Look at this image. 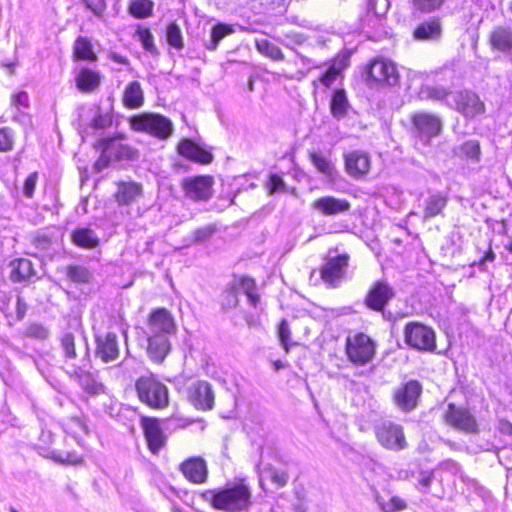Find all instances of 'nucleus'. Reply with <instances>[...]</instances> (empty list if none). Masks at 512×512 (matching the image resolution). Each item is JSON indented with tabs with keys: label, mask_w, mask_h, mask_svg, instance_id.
Listing matches in <instances>:
<instances>
[{
	"label": "nucleus",
	"mask_w": 512,
	"mask_h": 512,
	"mask_svg": "<svg viewBox=\"0 0 512 512\" xmlns=\"http://www.w3.org/2000/svg\"><path fill=\"white\" fill-rule=\"evenodd\" d=\"M176 332V324L172 314L164 309L154 310L147 324V354L155 363H162L170 352L169 337Z\"/></svg>",
	"instance_id": "f257e3e1"
},
{
	"label": "nucleus",
	"mask_w": 512,
	"mask_h": 512,
	"mask_svg": "<svg viewBox=\"0 0 512 512\" xmlns=\"http://www.w3.org/2000/svg\"><path fill=\"white\" fill-rule=\"evenodd\" d=\"M203 497L213 508L225 512L247 511L252 505L251 489L243 481L222 489L208 490Z\"/></svg>",
	"instance_id": "f03ea898"
},
{
	"label": "nucleus",
	"mask_w": 512,
	"mask_h": 512,
	"mask_svg": "<svg viewBox=\"0 0 512 512\" xmlns=\"http://www.w3.org/2000/svg\"><path fill=\"white\" fill-rule=\"evenodd\" d=\"M135 387L140 401L149 407L162 409L168 405V389L153 375L140 377Z\"/></svg>",
	"instance_id": "7ed1b4c3"
},
{
	"label": "nucleus",
	"mask_w": 512,
	"mask_h": 512,
	"mask_svg": "<svg viewBox=\"0 0 512 512\" xmlns=\"http://www.w3.org/2000/svg\"><path fill=\"white\" fill-rule=\"evenodd\" d=\"M130 124L133 130L148 133L161 140L169 138L173 132L172 122L160 114L144 113L134 116Z\"/></svg>",
	"instance_id": "20e7f679"
},
{
	"label": "nucleus",
	"mask_w": 512,
	"mask_h": 512,
	"mask_svg": "<svg viewBox=\"0 0 512 512\" xmlns=\"http://www.w3.org/2000/svg\"><path fill=\"white\" fill-rule=\"evenodd\" d=\"M375 348V342L364 333H357L346 339L347 358L355 365L362 366L369 363L374 358Z\"/></svg>",
	"instance_id": "39448f33"
},
{
	"label": "nucleus",
	"mask_w": 512,
	"mask_h": 512,
	"mask_svg": "<svg viewBox=\"0 0 512 512\" xmlns=\"http://www.w3.org/2000/svg\"><path fill=\"white\" fill-rule=\"evenodd\" d=\"M378 442L386 449L401 451L407 448L408 443L403 427L392 421H383L374 427Z\"/></svg>",
	"instance_id": "423d86ee"
},
{
	"label": "nucleus",
	"mask_w": 512,
	"mask_h": 512,
	"mask_svg": "<svg viewBox=\"0 0 512 512\" xmlns=\"http://www.w3.org/2000/svg\"><path fill=\"white\" fill-rule=\"evenodd\" d=\"M404 336L406 343L415 349L433 351L436 347L434 331L421 323H408Z\"/></svg>",
	"instance_id": "0eeeda50"
},
{
	"label": "nucleus",
	"mask_w": 512,
	"mask_h": 512,
	"mask_svg": "<svg viewBox=\"0 0 512 512\" xmlns=\"http://www.w3.org/2000/svg\"><path fill=\"white\" fill-rule=\"evenodd\" d=\"M445 420L452 427L465 433L472 434L478 432V424L475 417L467 409L457 407L454 404L448 405Z\"/></svg>",
	"instance_id": "6e6552de"
},
{
	"label": "nucleus",
	"mask_w": 512,
	"mask_h": 512,
	"mask_svg": "<svg viewBox=\"0 0 512 512\" xmlns=\"http://www.w3.org/2000/svg\"><path fill=\"white\" fill-rule=\"evenodd\" d=\"M213 179L210 176H197L183 181V189L188 198L205 201L212 196Z\"/></svg>",
	"instance_id": "1a4fd4ad"
},
{
	"label": "nucleus",
	"mask_w": 512,
	"mask_h": 512,
	"mask_svg": "<svg viewBox=\"0 0 512 512\" xmlns=\"http://www.w3.org/2000/svg\"><path fill=\"white\" fill-rule=\"evenodd\" d=\"M103 157L117 160H134L137 158V151L132 147L123 144L120 138H104L98 142Z\"/></svg>",
	"instance_id": "9d476101"
},
{
	"label": "nucleus",
	"mask_w": 512,
	"mask_h": 512,
	"mask_svg": "<svg viewBox=\"0 0 512 512\" xmlns=\"http://www.w3.org/2000/svg\"><path fill=\"white\" fill-rule=\"evenodd\" d=\"M188 399L199 410H210L214 405V393L206 381H196L188 388Z\"/></svg>",
	"instance_id": "9b49d317"
},
{
	"label": "nucleus",
	"mask_w": 512,
	"mask_h": 512,
	"mask_svg": "<svg viewBox=\"0 0 512 512\" xmlns=\"http://www.w3.org/2000/svg\"><path fill=\"white\" fill-rule=\"evenodd\" d=\"M452 98L456 110L466 117L472 118L484 112L483 102L473 92H456Z\"/></svg>",
	"instance_id": "f8f14e48"
},
{
	"label": "nucleus",
	"mask_w": 512,
	"mask_h": 512,
	"mask_svg": "<svg viewBox=\"0 0 512 512\" xmlns=\"http://www.w3.org/2000/svg\"><path fill=\"white\" fill-rule=\"evenodd\" d=\"M369 76L376 82L395 85L398 81V73L393 62L387 59H375L369 66Z\"/></svg>",
	"instance_id": "ddd939ff"
},
{
	"label": "nucleus",
	"mask_w": 512,
	"mask_h": 512,
	"mask_svg": "<svg viewBox=\"0 0 512 512\" xmlns=\"http://www.w3.org/2000/svg\"><path fill=\"white\" fill-rule=\"evenodd\" d=\"M141 426L150 451L154 454L158 453L166 443V436L160 427L159 421L155 418L143 417Z\"/></svg>",
	"instance_id": "4468645a"
},
{
	"label": "nucleus",
	"mask_w": 512,
	"mask_h": 512,
	"mask_svg": "<svg viewBox=\"0 0 512 512\" xmlns=\"http://www.w3.org/2000/svg\"><path fill=\"white\" fill-rule=\"evenodd\" d=\"M394 297V291L387 283L376 282L365 298V304L372 310L382 311L386 304Z\"/></svg>",
	"instance_id": "2eb2a0df"
},
{
	"label": "nucleus",
	"mask_w": 512,
	"mask_h": 512,
	"mask_svg": "<svg viewBox=\"0 0 512 512\" xmlns=\"http://www.w3.org/2000/svg\"><path fill=\"white\" fill-rule=\"evenodd\" d=\"M311 207L324 216H334L349 211L351 205L346 199L323 196L314 200Z\"/></svg>",
	"instance_id": "dca6fc26"
},
{
	"label": "nucleus",
	"mask_w": 512,
	"mask_h": 512,
	"mask_svg": "<svg viewBox=\"0 0 512 512\" xmlns=\"http://www.w3.org/2000/svg\"><path fill=\"white\" fill-rule=\"evenodd\" d=\"M421 385L417 381H409L395 392L394 399L402 410H412L417 405L421 394Z\"/></svg>",
	"instance_id": "f3484780"
},
{
	"label": "nucleus",
	"mask_w": 512,
	"mask_h": 512,
	"mask_svg": "<svg viewBox=\"0 0 512 512\" xmlns=\"http://www.w3.org/2000/svg\"><path fill=\"white\" fill-rule=\"evenodd\" d=\"M180 470L189 481L201 484L207 480L208 469L205 460L201 457H191L180 465Z\"/></svg>",
	"instance_id": "a211bd4d"
},
{
	"label": "nucleus",
	"mask_w": 512,
	"mask_h": 512,
	"mask_svg": "<svg viewBox=\"0 0 512 512\" xmlns=\"http://www.w3.org/2000/svg\"><path fill=\"white\" fill-rule=\"evenodd\" d=\"M346 172L353 178L365 176L370 169L368 154L360 151H352L345 155Z\"/></svg>",
	"instance_id": "6ab92c4d"
},
{
	"label": "nucleus",
	"mask_w": 512,
	"mask_h": 512,
	"mask_svg": "<svg viewBox=\"0 0 512 512\" xmlns=\"http://www.w3.org/2000/svg\"><path fill=\"white\" fill-rule=\"evenodd\" d=\"M348 265V256L340 255L331 258L322 268L321 277L324 282L334 286L344 274V269Z\"/></svg>",
	"instance_id": "aec40b11"
},
{
	"label": "nucleus",
	"mask_w": 512,
	"mask_h": 512,
	"mask_svg": "<svg viewBox=\"0 0 512 512\" xmlns=\"http://www.w3.org/2000/svg\"><path fill=\"white\" fill-rule=\"evenodd\" d=\"M96 355L105 363L115 360L119 355L117 336L107 333L97 339Z\"/></svg>",
	"instance_id": "412c9836"
},
{
	"label": "nucleus",
	"mask_w": 512,
	"mask_h": 512,
	"mask_svg": "<svg viewBox=\"0 0 512 512\" xmlns=\"http://www.w3.org/2000/svg\"><path fill=\"white\" fill-rule=\"evenodd\" d=\"M71 378L75 379L79 385L89 394L98 395L104 393L105 387L91 373L75 368L70 372Z\"/></svg>",
	"instance_id": "4be33fe9"
},
{
	"label": "nucleus",
	"mask_w": 512,
	"mask_h": 512,
	"mask_svg": "<svg viewBox=\"0 0 512 512\" xmlns=\"http://www.w3.org/2000/svg\"><path fill=\"white\" fill-rule=\"evenodd\" d=\"M178 152L181 156L202 164H208L212 161V154L193 143L191 140L184 139L178 145Z\"/></svg>",
	"instance_id": "5701e85b"
},
{
	"label": "nucleus",
	"mask_w": 512,
	"mask_h": 512,
	"mask_svg": "<svg viewBox=\"0 0 512 512\" xmlns=\"http://www.w3.org/2000/svg\"><path fill=\"white\" fill-rule=\"evenodd\" d=\"M412 121L417 130L428 137L438 135L441 130L440 120L431 114H415Z\"/></svg>",
	"instance_id": "b1692460"
},
{
	"label": "nucleus",
	"mask_w": 512,
	"mask_h": 512,
	"mask_svg": "<svg viewBox=\"0 0 512 512\" xmlns=\"http://www.w3.org/2000/svg\"><path fill=\"white\" fill-rule=\"evenodd\" d=\"M453 154L467 162L477 164L481 160V146L477 140H467L453 148Z\"/></svg>",
	"instance_id": "393cba45"
},
{
	"label": "nucleus",
	"mask_w": 512,
	"mask_h": 512,
	"mask_svg": "<svg viewBox=\"0 0 512 512\" xmlns=\"http://www.w3.org/2000/svg\"><path fill=\"white\" fill-rule=\"evenodd\" d=\"M101 79L99 72L83 68L76 77V86L82 92H93L99 87Z\"/></svg>",
	"instance_id": "a878e982"
},
{
	"label": "nucleus",
	"mask_w": 512,
	"mask_h": 512,
	"mask_svg": "<svg viewBox=\"0 0 512 512\" xmlns=\"http://www.w3.org/2000/svg\"><path fill=\"white\" fill-rule=\"evenodd\" d=\"M491 46L501 52L512 51V29L509 27H496L490 35Z\"/></svg>",
	"instance_id": "bb28decb"
},
{
	"label": "nucleus",
	"mask_w": 512,
	"mask_h": 512,
	"mask_svg": "<svg viewBox=\"0 0 512 512\" xmlns=\"http://www.w3.org/2000/svg\"><path fill=\"white\" fill-rule=\"evenodd\" d=\"M61 347L67 360H74L78 357V352L83 353L84 357L89 356V350L86 343H79L76 345L74 334L67 332L61 338Z\"/></svg>",
	"instance_id": "cd10ccee"
},
{
	"label": "nucleus",
	"mask_w": 512,
	"mask_h": 512,
	"mask_svg": "<svg viewBox=\"0 0 512 512\" xmlns=\"http://www.w3.org/2000/svg\"><path fill=\"white\" fill-rule=\"evenodd\" d=\"M441 24L438 20H431L418 25L413 36L417 40L432 41L438 40L441 36Z\"/></svg>",
	"instance_id": "c85d7f7f"
},
{
	"label": "nucleus",
	"mask_w": 512,
	"mask_h": 512,
	"mask_svg": "<svg viewBox=\"0 0 512 512\" xmlns=\"http://www.w3.org/2000/svg\"><path fill=\"white\" fill-rule=\"evenodd\" d=\"M142 194L141 185L130 182V183H120L118 185V190L115 194L116 201L120 205H129L134 202L138 197Z\"/></svg>",
	"instance_id": "c756f323"
},
{
	"label": "nucleus",
	"mask_w": 512,
	"mask_h": 512,
	"mask_svg": "<svg viewBox=\"0 0 512 512\" xmlns=\"http://www.w3.org/2000/svg\"><path fill=\"white\" fill-rule=\"evenodd\" d=\"M232 285L239 291L242 290L243 293L247 296L249 303L256 307L260 301V296L255 292L256 290V282L253 278L248 276H240L235 277L231 281Z\"/></svg>",
	"instance_id": "7c9ffc66"
},
{
	"label": "nucleus",
	"mask_w": 512,
	"mask_h": 512,
	"mask_svg": "<svg viewBox=\"0 0 512 512\" xmlns=\"http://www.w3.org/2000/svg\"><path fill=\"white\" fill-rule=\"evenodd\" d=\"M447 197L441 194H432L425 201L423 211V220L427 221L433 217L441 215L447 205Z\"/></svg>",
	"instance_id": "2f4dec72"
},
{
	"label": "nucleus",
	"mask_w": 512,
	"mask_h": 512,
	"mask_svg": "<svg viewBox=\"0 0 512 512\" xmlns=\"http://www.w3.org/2000/svg\"><path fill=\"white\" fill-rule=\"evenodd\" d=\"M11 279L14 282H22L31 278L35 273L32 263L28 259H16L10 263Z\"/></svg>",
	"instance_id": "473e14b6"
},
{
	"label": "nucleus",
	"mask_w": 512,
	"mask_h": 512,
	"mask_svg": "<svg viewBox=\"0 0 512 512\" xmlns=\"http://www.w3.org/2000/svg\"><path fill=\"white\" fill-rule=\"evenodd\" d=\"M72 241L75 245L85 249H93L99 245L98 236L90 228L76 229L72 233Z\"/></svg>",
	"instance_id": "72a5a7b5"
},
{
	"label": "nucleus",
	"mask_w": 512,
	"mask_h": 512,
	"mask_svg": "<svg viewBox=\"0 0 512 512\" xmlns=\"http://www.w3.org/2000/svg\"><path fill=\"white\" fill-rule=\"evenodd\" d=\"M144 96L141 85L133 81L127 85L123 93V103L128 108H138L143 104Z\"/></svg>",
	"instance_id": "f704fd0d"
},
{
	"label": "nucleus",
	"mask_w": 512,
	"mask_h": 512,
	"mask_svg": "<svg viewBox=\"0 0 512 512\" xmlns=\"http://www.w3.org/2000/svg\"><path fill=\"white\" fill-rule=\"evenodd\" d=\"M310 159L317 170L330 180H335L337 170L334 164L321 153H311Z\"/></svg>",
	"instance_id": "c9c22d12"
},
{
	"label": "nucleus",
	"mask_w": 512,
	"mask_h": 512,
	"mask_svg": "<svg viewBox=\"0 0 512 512\" xmlns=\"http://www.w3.org/2000/svg\"><path fill=\"white\" fill-rule=\"evenodd\" d=\"M255 47L260 54L273 61H283L285 59L281 49L267 39H256Z\"/></svg>",
	"instance_id": "e433bc0d"
},
{
	"label": "nucleus",
	"mask_w": 512,
	"mask_h": 512,
	"mask_svg": "<svg viewBox=\"0 0 512 512\" xmlns=\"http://www.w3.org/2000/svg\"><path fill=\"white\" fill-rule=\"evenodd\" d=\"M73 52L77 59L92 62L97 60V56L93 52L92 43L87 37L80 36L76 39Z\"/></svg>",
	"instance_id": "4c0bfd02"
},
{
	"label": "nucleus",
	"mask_w": 512,
	"mask_h": 512,
	"mask_svg": "<svg viewBox=\"0 0 512 512\" xmlns=\"http://www.w3.org/2000/svg\"><path fill=\"white\" fill-rule=\"evenodd\" d=\"M349 103L343 89L336 90L332 96L330 109L335 118H343L348 110Z\"/></svg>",
	"instance_id": "58836bf2"
},
{
	"label": "nucleus",
	"mask_w": 512,
	"mask_h": 512,
	"mask_svg": "<svg viewBox=\"0 0 512 512\" xmlns=\"http://www.w3.org/2000/svg\"><path fill=\"white\" fill-rule=\"evenodd\" d=\"M234 32L232 26L226 24H218L213 27L211 31V39L208 43H206V48L210 51L216 50L219 42L227 35Z\"/></svg>",
	"instance_id": "ea45409f"
},
{
	"label": "nucleus",
	"mask_w": 512,
	"mask_h": 512,
	"mask_svg": "<svg viewBox=\"0 0 512 512\" xmlns=\"http://www.w3.org/2000/svg\"><path fill=\"white\" fill-rule=\"evenodd\" d=\"M153 3L150 0H133L130 4V13L137 18H145L151 15Z\"/></svg>",
	"instance_id": "a19ab883"
},
{
	"label": "nucleus",
	"mask_w": 512,
	"mask_h": 512,
	"mask_svg": "<svg viewBox=\"0 0 512 512\" xmlns=\"http://www.w3.org/2000/svg\"><path fill=\"white\" fill-rule=\"evenodd\" d=\"M345 67L346 64L343 61L332 63L328 70L320 77V82L325 87H330Z\"/></svg>",
	"instance_id": "79ce46f5"
},
{
	"label": "nucleus",
	"mask_w": 512,
	"mask_h": 512,
	"mask_svg": "<svg viewBox=\"0 0 512 512\" xmlns=\"http://www.w3.org/2000/svg\"><path fill=\"white\" fill-rule=\"evenodd\" d=\"M412 8L421 13H431L438 10L444 3V0H410Z\"/></svg>",
	"instance_id": "37998d69"
},
{
	"label": "nucleus",
	"mask_w": 512,
	"mask_h": 512,
	"mask_svg": "<svg viewBox=\"0 0 512 512\" xmlns=\"http://www.w3.org/2000/svg\"><path fill=\"white\" fill-rule=\"evenodd\" d=\"M449 95L444 87L438 86H424L420 91L422 99L443 100Z\"/></svg>",
	"instance_id": "c03bdc74"
},
{
	"label": "nucleus",
	"mask_w": 512,
	"mask_h": 512,
	"mask_svg": "<svg viewBox=\"0 0 512 512\" xmlns=\"http://www.w3.org/2000/svg\"><path fill=\"white\" fill-rule=\"evenodd\" d=\"M238 303V290L230 283L223 293L222 306L224 309H232L237 307Z\"/></svg>",
	"instance_id": "a18cd8bd"
},
{
	"label": "nucleus",
	"mask_w": 512,
	"mask_h": 512,
	"mask_svg": "<svg viewBox=\"0 0 512 512\" xmlns=\"http://www.w3.org/2000/svg\"><path fill=\"white\" fill-rule=\"evenodd\" d=\"M167 41L176 49H182V33L179 26L176 23H171L167 27Z\"/></svg>",
	"instance_id": "49530a36"
},
{
	"label": "nucleus",
	"mask_w": 512,
	"mask_h": 512,
	"mask_svg": "<svg viewBox=\"0 0 512 512\" xmlns=\"http://www.w3.org/2000/svg\"><path fill=\"white\" fill-rule=\"evenodd\" d=\"M137 37L146 51L150 52L151 54H157L153 36L148 29H139L137 31Z\"/></svg>",
	"instance_id": "de8ad7c7"
},
{
	"label": "nucleus",
	"mask_w": 512,
	"mask_h": 512,
	"mask_svg": "<svg viewBox=\"0 0 512 512\" xmlns=\"http://www.w3.org/2000/svg\"><path fill=\"white\" fill-rule=\"evenodd\" d=\"M280 43L290 49H294L295 46H300L306 41V37L302 33L290 32L285 34V39H278Z\"/></svg>",
	"instance_id": "09e8293b"
},
{
	"label": "nucleus",
	"mask_w": 512,
	"mask_h": 512,
	"mask_svg": "<svg viewBox=\"0 0 512 512\" xmlns=\"http://www.w3.org/2000/svg\"><path fill=\"white\" fill-rule=\"evenodd\" d=\"M264 473L267 478H269L278 487H283L288 482V475L284 471H277L272 467H269L264 470Z\"/></svg>",
	"instance_id": "8fccbe9b"
},
{
	"label": "nucleus",
	"mask_w": 512,
	"mask_h": 512,
	"mask_svg": "<svg viewBox=\"0 0 512 512\" xmlns=\"http://www.w3.org/2000/svg\"><path fill=\"white\" fill-rule=\"evenodd\" d=\"M52 458L54 461L61 463V464H72L76 465L82 462L81 457H79L76 453L73 452H67L64 455L59 453H53Z\"/></svg>",
	"instance_id": "3c124183"
},
{
	"label": "nucleus",
	"mask_w": 512,
	"mask_h": 512,
	"mask_svg": "<svg viewBox=\"0 0 512 512\" xmlns=\"http://www.w3.org/2000/svg\"><path fill=\"white\" fill-rule=\"evenodd\" d=\"M278 337L285 350L288 351V343L291 339V331L289 329L288 322L286 319H282L279 325Z\"/></svg>",
	"instance_id": "603ef678"
},
{
	"label": "nucleus",
	"mask_w": 512,
	"mask_h": 512,
	"mask_svg": "<svg viewBox=\"0 0 512 512\" xmlns=\"http://www.w3.org/2000/svg\"><path fill=\"white\" fill-rule=\"evenodd\" d=\"M69 277L76 282H87L89 280V272L83 267H70L68 270Z\"/></svg>",
	"instance_id": "864d4df0"
},
{
	"label": "nucleus",
	"mask_w": 512,
	"mask_h": 512,
	"mask_svg": "<svg viewBox=\"0 0 512 512\" xmlns=\"http://www.w3.org/2000/svg\"><path fill=\"white\" fill-rule=\"evenodd\" d=\"M112 124V115L110 113H99L92 121V127L95 129H104Z\"/></svg>",
	"instance_id": "5fc2aeb1"
},
{
	"label": "nucleus",
	"mask_w": 512,
	"mask_h": 512,
	"mask_svg": "<svg viewBox=\"0 0 512 512\" xmlns=\"http://www.w3.org/2000/svg\"><path fill=\"white\" fill-rule=\"evenodd\" d=\"M37 180H38V174L36 172L31 173L25 179V182H24V185H23V194L26 197L31 198L33 196L35 188H36Z\"/></svg>",
	"instance_id": "6e6d98bb"
},
{
	"label": "nucleus",
	"mask_w": 512,
	"mask_h": 512,
	"mask_svg": "<svg viewBox=\"0 0 512 512\" xmlns=\"http://www.w3.org/2000/svg\"><path fill=\"white\" fill-rule=\"evenodd\" d=\"M13 146V138L8 129H0V151L11 150Z\"/></svg>",
	"instance_id": "4d7b16f0"
},
{
	"label": "nucleus",
	"mask_w": 512,
	"mask_h": 512,
	"mask_svg": "<svg viewBox=\"0 0 512 512\" xmlns=\"http://www.w3.org/2000/svg\"><path fill=\"white\" fill-rule=\"evenodd\" d=\"M86 7L91 10L96 16H101L106 9L104 0H83Z\"/></svg>",
	"instance_id": "13d9d810"
},
{
	"label": "nucleus",
	"mask_w": 512,
	"mask_h": 512,
	"mask_svg": "<svg viewBox=\"0 0 512 512\" xmlns=\"http://www.w3.org/2000/svg\"><path fill=\"white\" fill-rule=\"evenodd\" d=\"M27 333L31 337L45 339L48 336V330L39 324H33L28 327Z\"/></svg>",
	"instance_id": "bf43d9fd"
},
{
	"label": "nucleus",
	"mask_w": 512,
	"mask_h": 512,
	"mask_svg": "<svg viewBox=\"0 0 512 512\" xmlns=\"http://www.w3.org/2000/svg\"><path fill=\"white\" fill-rule=\"evenodd\" d=\"M11 102L15 107H28L29 96L25 91L18 92L11 97Z\"/></svg>",
	"instance_id": "052dcab7"
},
{
	"label": "nucleus",
	"mask_w": 512,
	"mask_h": 512,
	"mask_svg": "<svg viewBox=\"0 0 512 512\" xmlns=\"http://www.w3.org/2000/svg\"><path fill=\"white\" fill-rule=\"evenodd\" d=\"M405 508V503L398 497L391 498L390 502L382 506L384 512H394Z\"/></svg>",
	"instance_id": "680f3d73"
},
{
	"label": "nucleus",
	"mask_w": 512,
	"mask_h": 512,
	"mask_svg": "<svg viewBox=\"0 0 512 512\" xmlns=\"http://www.w3.org/2000/svg\"><path fill=\"white\" fill-rule=\"evenodd\" d=\"M284 187L282 178L276 174L270 176L269 179V194H273Z\"/></svg>",
	"instance_id": "e2e57ef3"
},
{
	"label": "nucleus",
	"mask_w": 512,
	"mask_h": 512,
	"mask_svg": "<svg viewBox=\"0 0 512 512\" xmlns=\"http://www.w3.org/2000/svg\"><path fill=\"white\" fill-rule=\"evenodd\" d=\"M498 429L501 433L512 435V424L506 420H500Z\"/></svg>",
	"instance_id": "0e129e2a"
},
{
	"label": "nucleus",
	"mask_w": 512,
	"mask_h": 512,
	"mask_svg": "<svg viewBox=\"0 0 512 512\" xmlns=\"http://www.w3.org/2000/svg\"><path fill=\"white\" fill-rule=\"evenodd\" d=\"M108 57L116 63L122 64V65H129V60L126 57H124L116 52H110L108 54Z\"/></svg>",
	"instance_id": "69168bd1"
},
{
	"label": "nucleus",
	"mask_w": 512,
	"mask_h": 512,
	"mask_svg": "<svg viewBox=\"0 0 512 512\" xmlns=\"http://www.w3.org/2000/svg\"><path fill=\"white\" fill-rule=\"evenodd\" d=\"M213 232V230L211 228H205L203 230H199L197 231L196 233V239L197 240H202L204 239L205 237L211 235Z\"/></svg>",
	"instance_id": "338daca9"
},
{
	"label": "nucleus",
	"mask_w": 512,
	"mask_h": 512,
	"mask_svg": "<svg viewBox=\"0 0 512 512\" xmlns=\"http://www.w3.org/2000/svg\"><path fill=\"white\" fill-rule=\"evenodd\" d=\"M431 481H432V477L431 475L429 474H425L423 475L420 479H419V484L424 487V488H428L431 484Z\"/></svg>",
	"instance_id": "774afa93"
}]
</instances>
